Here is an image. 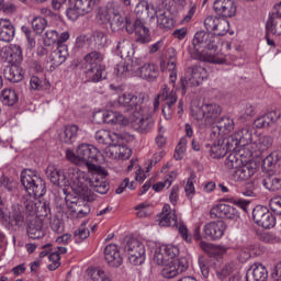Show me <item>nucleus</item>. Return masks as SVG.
I'll list each match as a JSON object with an SVG mask.
<instances>
[{
  "label": "nucleus",
  "mask_w": 281,
  "mask_h": 281,
  "mask_svg": "<svg viewBox=\"0 0 281 281\" xmlns=\"http://www.w3.org/2000/svg\"><path fill=\"white\" fill-rule=\"evenodd\" d=\"M66 181L67 186H70L71 190L79 194L83 201H87V203L95 201V193L89 189L91 178H89L87 172L78 168H69L66 173Z\"/></svg>",
  "instance_id": "nucleus-1"
},
{
  "label": "nucleus",
  "mask_w": 281,
  "mask_h": 281,
  "mask_svg": "<svg viewBox=\"0 0 281 281\" xmlns=\"http://www.w3.org/2000/svg\"><path fill=\"white\" fill-rule=\"evenodd\" d=\"M218 37L210 31H198L192 40V46L189 47V54L194 60H199L210 49H216L220 45Z\"/></svg>",
  "instance_id": "nucleus-2"
},
{
  "label": "nucleus",
  "mask_w": 281,
  "mask_h": 281,
  "mask_svg": "<svg viewBox=\"0 0 281 281\" xmlns=\"http://www.w3.org/2000/svg\"><path fill=\"white\" fill-rule=\"evenodd\" d=\"M20 181L29 196H45V192H47L45 180L37 176L36 171L32 169L23 170L21 172Z\"/></svg>",
  "instance_id": "nucleus-3"
},
{
  "label": "nucleus",
  "mask_w": 281,
  "mask_h": 281,
  "mask_svg": "<svg viewBox=\"0 0 281 281\" xmlns=\"http://www.w3.org/2000/svg\"><path fill=\"white\" fill-rule=\"evenodd\" d=\"M222 110L221 105L216 103H205L202 105H192L191 106V115L198 122H204L206 126L212 124H216V120L221 115Z\"/></svg>",
  "instance_id": "nucleus-4"
},
{
  "label": "nucleus",
  "mask_w": 281,
  "mask_h": 281,
  "mask_svg": "<svg viewBox=\"0 0 281 281\" xmlns=\"http://www.w3.org/2000/svg\"><path fill=\"white\" fill-rule=\"evenodd\" d=\"M207 78V70L202 66L188 67L184 77L180 79L182 95H186L190 89L201 87L203 80Z\"/></svg>",
  "instance_id": "nucleus-5"
},
{
  "label": "nucleus",
  "mask_w": 281,
  "mask_h": 281,
  "mask_svg": "<svg viewBox=\"0 0 281 281\" xmlns=\"http://www.w3.org/2000/svg\"><path fill=\"white\" fill-rule=\"evenodd\" d=\"M158 225L160 227H177L179 234L186 240V243H192V236L188 234V227L186 224H179L177 222V214L170 209V204H165L162 212L158 215Z\"/></svg>",
  "instance_id": "nucleus-6"
},
{
  "label": "nucleus",
  "mask_w": 281,
  "mask_h": 281,
  "mask_svg": "<svg viewBox=\"0 0 281 281\" xmlns=\"http://www.w3.org/2000/svg\"><path fill=\"white\" fill-rule=\"evenodd\" d=\"M124 251L127 254L131 265H144V260H146V246L142 241L136 238L130 239L124 246Z\"/></svg>",
  "instance_id": "nucleus-7"
},
{
  "label": "nucleus",
  "mask_w": 281,
  "mask_h": 281,
  "mask_svg": "<svg viewBox=\"0 0 281 281\" xmlns=\"http://www.w3.org/2000/svg\"><path fill=\"white\" fill-rule=\"evenodd\" d=\"M148 100V95L144 93L133 94V93H123L119 97L117 102L120 106H123L126 111H133V113H138L142 115L144 113V108L142 104Z\"/></svg>",
  "instance_id": "nucleus-8"
},
{
  "label": "nucleus",
  "mask_w": 281,
  "mask_h": 281,
  "mask_svg": "<svg viewBox=\"0 0 281 281\" xmlns=\"http://www.w3.org/2000/svg\"><path fill=\"white\" fill-rule=\"evenodd\" d=\"M77 155L79 159V164H86V166L90 169H95V164H98V159L102 157V153L93 145L81 144L77 148Z\"/></svg>",
  "instance_id": "nucleus-9"
},
{
  "label": "nucleus",
  "mask_w": 281,
  "mask_h": 281,
  "mask_svg": "<svg viewBox=\"0 0 281 281\" xmlns=\"http://www.w3.org/2000/svg\"><path fill=\"white\" fill-rule=\"evenodd\" d=\"M126 32L127 34H136V43H140L142 45L146 43H150V30L144 25V21L135 20L131 21V18H126Z\"/></svg>",
  "instance_id": "nucleus-10"
},
{
  "label": "nucleus",
  "mask_w": 281,
  "mask_h": 281,
  "mask_svg": "<svg viewBox=\"0 0 281 281\" xmlns=\"http://www.w3.org/2000/svg\"><path fill=\"white\" fill-rule=\"evenodd\" d=\"M227 224L224 221L217 220L206 223L202 229V237L205 240H221L225 236Z\"/></svg>",
  "instance_id": "nucleus-11"
},
{
  "label": "nucleus",
  "mask_w": 281,
  "mask_h": 281,
  "mask_svg": "<svg viewBox=\"0 0 281 281\" xmlns=\"http://www.w3.org/2000/svg\"><path fill=\"white\" fill-rule=\"evenodd\" d=\"M252 220L258 227H263V229L276 227V216L267 206L257 205L252 211Z\"/></svg>",
  "instance_id": "nucleus-12"
},
{
  "label": "nucleus",
  "mask_w": 281,
  "mask_h": 281,
  "mask_svg": "<svg viewBox=\"0 0 281 281\" xmlns=\"http://www.w3.org/2000/svg\"><path fill=\"white\" fill-rule=\"evenodd\" d=\"M252 133L249 127H243L232 135L226 137V146L233 148V150H238V146H249L251 144Z\"/></svg>",
  "instance_id": "nucleus-13"
},
{
  "label": "nucleus",
  "mask_w": 281,
  "mask_h": 281,
  "mask_svg": "<svg viewBox=\"0 0 281 281\" xmlns=\"http://www.w3.org/2000/svg\"><path fill=\"white\" fill-rule=\"evenodd\" d=\"M189 268L190 261H188V258L180 257L178 259H173V261H171L169 266L162 269V276L170 280L172 278H177V276H179L180 273H186Z\"/></svg>",
  "instance_id": "nucleus-14"
},
{
  "label": "nucleus",
  "mask_w": 281,
  "mask_h": 281,
  "mask_svg": "<svg viewBox=\"0 0 281 281\" xmlns=\"http://www.w3.org/2000/svg\"><path fill=\"white\" fill-rule=\"evenodd\" d=\"M100 0H76L74 9L67 11V16L72 21H76L79 16H85L89 12L93 11L95 3H99Z\"/></svg>",
  "instance_id": "nucleus-15"
},
{
  "label": "nucleus",
  "mask_w": 281,
  "mask_h": 281,
  "mask_svg": "<svg viewBox=\"0 0 281 281\" xmlns=\"http://www.w3.org/2000/svg\"><path fill=\"white\" fill-rule=\"evenodd\" d=\"M106 170H104L102 167H97L93 173V177L89 180L90 188L98 192V194H106L109 192V182H106Z\"/></svg>",
  "instance_id": "nucleus-16"
},
{
  "label": "nucleus",
  "mask_w": 281,
  "mask_h": 281,
  "mask_svg": "<svg viewBox=\"0 0 281 281\" xmlns=\"http://www.w3.org/2000/svg\"><path fill=\"white\" fill-rule=\"evenodd\" d=\"M161 100L162 102H165V104L162 105V114L166 120H170V117H172V114L175 113V109L172 106L173 104H177L178 100L177 91H170L168 85H162Z\"/></svg>",
  "instance_id": "nucleus-17"
},
{
  "label": "nucleus",
  "mask_w": 281,
  "mask_h": 281,
  "mask_svg": "<svg viewBox=\"0 0 281 281\" xmlns=\"http://www.w3.org/2000/svg\"><path fill=\"white\" fill-rule=\"evenodd\" d=\"M211 218H229L231 221H236L240 213L238 210L229 204H217L211 209Z\"/></svg>",
  "instance_id": "nucleus-18"
},
{
  "label": "nucleus",
  "mask_w": 281,
  "mask_h": 281,
  "mask_svg": "<svg viewBox=\"0 0 281 281\" xmlns=\"http://www.w3.org/2000/svg\"><path fill=\"white\" fill-rule=\"evenodd\" d=\"M213 9L222 19L236 16V2H234V0H215Z\"/></svg>",
  "instance_id": "nucleus-19"
},
{
  "label": "nucleus",
  "mask_w": 281,
  "mask_h": 281,
  "mask_svg": "<svg viewBox=\"0 0 281 281\" xmlns=\"http://www.w3.org/2000/svg\"><path fill=\"white\" fill-rule=\"evenodd\" d=\"M65 201L66 205L77 214L78 218H85V216L91 212L89 203H87V200L85 199L78 200L77 198H74V200H71V195L68 194L66 195Z\"/></svg>",
  "instance_id": "nucleus-20"
},
{
  "label": "nucleus",
  "mask_w": 281,
  "mask_h": 281,
  "mask_svg": "<svg viewBox=\"0 0 281 281\" xmlns=\"http://www.w3.org/2000/svg\"><path fill=\"white\" fill-rule=\"evenodd\" d=\"M233 181H247L256 175V167L251 162L241 164L236 170L231 171Z\"/></svg>",
  "instance_id": "nucleus-21"
},
{
  "label": "nucleus",
  "mask_w": 281,
  "mask_h": 281,
  "mask_svg": "<svg viewBox=\"0 0 281 281\" xmlns=\"http://www.w3.org/2000/svg\"><path fill=\"white\" fill-rule=\"evenodd\" d=\"M227 137L217 139L210 148V157L212 159H222L228 153H236L234 148L227 146Z\"/></svg>",
  "instance_id": "nucleus-22"
},
{
  "label": "nucleus",
  "mask_w": 281,
  "mask_h": 281,
  "mask_svg": "<svg viewBox=\"0 0 281 281\" xmlns=\"http://www.w3.org/2000/svg\"><path fill=\"white\" fill-rule=\"evenodd\" d=\"M246 281H267L269 280V271L262 263H254L246 271Z\"/></svg>",
  "instance_id": "nucleus-23"
},
{
  "label": "nucleus",
  "mask_w": 281,
  "mask_h": 281,
  "mask_svg": "<svg viewBox=\"0 0 281 281\" xmlns=\"http://www.w3.org/2000/svg\"><path fill=\"white\" fill-rule=\"evenodd\" d=\"M134 14L137 16L136 21L153 19L156 14L155 7L148 3L147 0H140L134 8Z\"/></svg>",
  "instance_id": "nucleus-24"
},
{
  "label": "nucleus",
  "mask_w": 281,
  "mask_h": 281,
  "mask_svg": "<svg viewBox=\"0 0 281 281\" xmlns=\"http://www.w3.org/2000/svg\"><path fill=\"white\" fill-rule=\"evenodd\" d=\"M104 258L110 267H122V255L120 254V249H117V245L110 244L104 249Z\"/></svg>",
  "instance_id": "nucleus-25"
},
{
  "label": "nucleus",
  "mask_w": 281,
  "mask_h": 281,
  "mask_svg": "<svg viewBox=\"0 0 281 281\" xmlns=\"http://www.w3.org/2000/svg\"><path fill=\"white\" fill-rule=\"evenodd\" d=\"M46 177L53 186H64L67 187V173L63 170L56 168L54 165H49L46 168Z\"/></svg>",
  "instance_id": "nucleus-26"
},
{
  "label": "nucleus",
  "mask_w": 281,
  "mask_h": 281,
  "mask_svg": "<svg viewBox=\"0 0 281 281\" xmlns=\"http://www.w3.org/2000/svg\"><path fill=\"white\" fill-rule=\"evenodd\" d=\"M69 56V50L67 49V45L57 46L55 50H53L48 57V63L53 69L56 67H60L67 57Z\"/></svg>",
  "instance_id": "nucleus-27"
},
{
  "label": "nucleus",
  "mask_w": 281,
  "mask_h": 281,
  "mask_svg": "<svg viewBox=\"0 0 281 281\" xmlns=\"http://www.w3.org/2000/svg\"><path fill=\"white\" fill-rule=\"evenodd\" d=\"M24 75L25 72L23 71V68L16 64L5 66L3 69V77L5 80H9V82H21Z\"/></svg>",
  "instance_id": "nucleus-28"
},
{
  "label": "nucleus",
  "mask_w": 281,
  "mask_h": 281,
  "mask_svg": "<svg viewBox=\"0 0 281 281\" xmlns=\"http://www.w3.org/2000/svg\"><path fill=\"white\" fill-rule=\"evenodd\" d=\"M280 120V113L276 111H270L259 117L254 122L256 128H269L272 124H276Z\"/></svg>",
  "instance_id": "nucleus-29"
},
{
  "label": "nucleus",
  "mask_w": 281,
  "mask_h": 281,
  "mask_svg": "<svg viewBox=\"0 0 281 281\" xmlns=\"http://www.w3.org/2000/svg\"><path fill=\"white\" fill-rule=\"evenodd\" d=\"M14 24L10 19H0V41L10 43L14 38Z\"/></svg>",
  "instance_id": "nucleus-30"
},
{
  "label": "nucleus",
  "mask_w": 281,
  "mask_h": 281,
  "mask_svg": "<svg viewBox=\"0 0 281 281\" xmlns=\"http://www.w3.org/2000/svg\"><path fill=\"white\" fill-rule=\"evenodd\" d=\"M26 234L29 238L33 240H40V238L45 237V229H43V220L37 218L31 222L26 228Z\"/></svg>",
  "instance_id": "nucleus-31"
},
{
  "label": "nucleus",
  "mask_w": 281,
  "mask_h": 281,
  "mask_svg": "<svg viewBox=\"0 0 281 281\" xmlns=\"http://www.w3.org/2000/svg\"><path fill=\"white\" fill-rule=\"evenodd\" d=\"M138 78L147 80L148 82H155V80L159 78V66L155 64H144Z\"/></svg>",
  "instance_id": "nucleus-32"
},
{
  "label": "nucleus",
  "mask_w": 281,
  "mask_h": 281,
  "mask_svg": "<svg viewBox=\"0 0 281 281\" xmlns=\"http://www.w3.org/2000/svg\"><path fill=\"white\" fill-rule=\"evenodd\" d=\"M198 60H204L205 63H213L214 65H223L225 63V54L218 50L217 48L210 49L209 52L204 53Z\"/></svg>",
  "instance_id": "nucleus-33"
},
{
  "label": "nucleus",
  "mask_w": 281,
  "mask_h": 281,
  "mask_svg": "<svg viewBox=\"0 0 281 281\" xmlns=\"http://www.w3.org/2000/svg\"><path fill=\"white\" fill-rule=\"evenodd\" d=\"M90 42L91 49H104L106 43H109V36L102 31H95L88 40Z\"/></svg>",
  "instance_id": "nucleus-34"
},
{
  "label": "nucleus",
  "mask_w": 281,
  "mask_h": 281,
  "mask_svg": "<svg viewBox=\"0 0 281 281\" xmlns=\"http://www.w3.org/2000/svg\"><path fill=\"white\" fill-rule=\"evenodd\" d=\"M263 188L270 192H278L281 190V173H269L261 181Z\"/></svg>",
  "instance_id": "nucleus-35"
},
{
  "label": "nucleus",
  "mask_w": 281,
  "mask_h": 281,
  "mask_svg": "<svg viewBox=\"0 0 281 281\" xmlns=\"http://www.w3.org/2000/svg\"><path fill=\"white\" fill-rule=\"evenodd\" d=\"M234 128V120L229 117H222L220 121H217L216 125L213 126L212 133L213 135H227L228 133H232V130Z\"/></svg>",
  "instance_id": "nucleus-36"
},
{
  "label": "nucleus",
  "mask_w": 281,
  "mask_h": 281,
  "mask_svg": "<svg viewBox=\"0 0 281 281\" xmlns=\"http://www.w3.org/2000/svg\"><path fill=\"white\" fill-rule=\"evenodd\" d=\"M104 124H121L122 126H128L130 121L124 114L120 112L106 111L103 113Z\"/></svg>",
  "instance_id": "nucleus-37"
},
{
  "label": "nucleus",
  "mask_w": 281,
  "mask_h": 281,
  "mask_svg": "<svg viewBox=\"0 0 281 281\" xmlns=\"http://www.w3.org/2000/svg\"><path fill=\"white\" fill-rule=\"evenodd\" d=\"M135 131L142 134L150 133L153 126H155V120L153 117L137 116L133 122Z\"/></svg>",
  "instance_id": "nucleus-38"
},
{
  "label": "nucleus",
  "mask_w": 281,
  "mask_h": 281,
  "mask_svg": "<svg viewBox=\"0 0 281 281\" xmlns=\"http://www.w3.org/2000/svg\"><path fill=\"white\" fill-rule=\"evenodd\" d=\"M78 137V125H67L64 131L59 133V140L63 144H74Z\"/></svg>",
  "instance_id": "nucleus-39"
},
{
  "label": "nucleus",
  "mask_w": 281,
  "mask_h": 281,
  "mask_svg": "<svg viewBox=\"0 0 281 281\" xmlns=\"http://www.w3.org/2000/svg\"><path fill=\"white\" fill-rule=\"evenodd\" d=\"M117 134L111 133L106 130H99L94 134V139L98 142V144H102L103 146H108L112 142H117Z\"/></svg>",
  "instance_id": "nucleus-40"
},
{
  "label": "nucleus",
  "mask_w": 281,
  "mask_h": 281,
  "mask_svg": "<svg viewBox=\"0 0 281 281\" xmlns=\"http://www.w3.org/2000/svg\"><path fill=\"white\" fill-rule=\"evenodd\" d=\"M87 78L90 80V82H100V80H104V66L102 65H94L88 67V70L86 71Z\"/></svg>",
  "instance_id": "nucleus-41"
},
{
  "label": "nucleus",
  "mask_w": 281,
  "mask_h": 281,
  "mask_svg": "<svg viewBox=\"0 0 281 281\" xmlns=\"http://www.w3.org/2000/svg\"><path fill=\"white\" fill-rule=\"evenodd\" d=\"M23 205H14L9 217L11 223H14L18 227H22L23 223H25V215L23 214Z\"/></svg>",
  "instance_id": "nucleus-42"
},
{
  "label": "nucleus",
  "mask_w": 281,
  "mask_h": 281,
  "mask_svg": "<svg viewBox=\"0 0 281 281\" xmlns=\"http://www.w3.org/2000/svg\"><path fill=\"white\" fill-rule=\"evenodd\" d=\"M1 102L5 106H14L16 102H19V95H16V91L12 89H4L1 91Z\"/></svg>",
  "instance_id": "nucleus-43"
},
{
  "label": "nucleus",
  "mask_w": 281,
  "mask_h": 281,
  "mask_svg": "<svg viewBox=\"0 0 281 281\" xmlns=\"http://www.w3.org/2000/svg\"><path fill=\"white\" fill-rule=\"evenodd\" d=\"M277 19L276 15H270L266 24L268 34H272V36H281V22Z\"/></svg>",
  "instance_id": "nucleus-44"
},
{
  "label": "nucleus",
  "mask_w": 281,
  "mask_h": 281,
  "mask_svg": "<svg viewBox=\"0 0 281 281\" xmlns=\"http://www.w3.org/2000/svg\"><path fill=\"white\" fill-rule=\"evenodd\" d=\"M157 23L161 30H172L175 27V20L170 18L168 12H160L157 15Z\"/></svg>",
  "instance_id": "nucleus-45"
},
{
  "label": "nucleus",
  "mask_w": 281,
  "mask_h": 281,
  "mask_svg": "<svg viewBox=\"0 0 281 281\" xmlns=\"http://www.w3.org/2000/svg\"><path fill=\"white\" fill-rule=\"evenodd\" d=\"M85 60L88 67H94V65H100L104 60V55L98 49H93L85 56Z\"/></svg>",
  "instance_id": "nucleus-46"
},
{
  "label": "nucleus",
  "mask_w": 281,
  "mask_h": 281,
  "mask_svg": "<svg viewBox=\"0 0 281 281\" xmlns=\"http://www.w3.org/2000/svg\"><path fill=\"white\" fill-rule=\"evenodd\" d=\"M280 151H272L270 155H268L263 159L262 164L265 170H273V168H276V166L278 165V161H280Z\"/></svg>",
  "instance_id": "nucleus-47"
},
{
  "label": "nucleus",
  "mask_w": 281,
  "mask_h": 281,
  "mask_svg": "<svg viewBox=\"0 0 281 281\" xmlns=\"http://www.w3.org/2000/svg\"><path fill=\"white\" fill-rule=\"evenodd\" d=\"M273 145V138L268 135H260L258 139L255 142V146H257V150L260 153L265 150H269Z\"/></svg>",
  "instance_id": "nucleus-48"
},
{
  "label": "nucleus",
  "mask_w": 281,
  "mask_h": 281,
  "mask_svg": "<svg viewBox=\"0 0 281 281\" xmlns=\"http://www.w3.org/2000/svg\"><path fill=\"white\" fill-rule=\"evenodd\" d=\"M88 276L89 281H111V277L100 268L89 270Z\"/></svg>",
  "instance_id": "nucleus-49"
},
{
  "label": "nucleus",
  "mask_w": 281,
  "mask_h": 281,
  "mask_svg": "<svg viewBox=\"0 0 281 281\" xmlns=\"http://www.w3.org/2000/svg\"><path fill=\"white\" fill-rule=\"evenodd\" d=\"M116 52H119L121 58H128L131 56V42L127 40H122L116 43Z\"/></svg>",
  "instance_id": "nucleus-50"
},
{
  "label": "nucleus",
  "mask_w": 281,
  "mask_h": 281,
  "mask_svg": "<svg viewBox=\"0 0 281 281\" xmlns=\"http://www.w3.org/2000/svg\"><path fill=\"white\" fill-rule=\"evenodd\" d=\"M241 164L243 159H240L236 153H231L225 160V166L231 172H234Z\"/></svg>",
  "instance_id": "nucleus-51"
},
{
  "label": "nucleus",
  "mask_w": 281,
  "mask_h": 281,
  "mask_svg": "<svg viewBox=\"0 0 281 281\" xmlns=\"http://www.w3.org/2000/svg\"><path fill=\"white\" fill-rule=\"evenodd\" d=\"M227 32H229V21L225 18H220V21H217L215 30L213 31L214 36H225Z\"/></svg>",
  "instance_id": "nucleus-52"
},
{
  "label": "nucleus",
  "mask_w": 281,
  "mask_h": 281,
  "mask_svg": "<svg viewBox=\"0 0 281 281\" xmlns=\"http://www.w3.org/2000/svg\"><path fill=\"white\" fill-rule=\"evenodd\" d=\"M126 19H130L128 15L125 18L122 15H115L110 19V27L112 32H120L124 27V21H125V27H126Z\"/></svg>",
  "instance_id": "nucleus-53"
},
{
  "label": "nucleus",
  "mask_w": 281,
  "mask_h": 281,
  "mask_svg": "<svg viewBox=\"0 0 281 281\" xmlns=\"http://www.w3.org/2000/svg\"><path fill=\"white\" fill-rule=\"evenodd\" d=\"M237 153L235 155L243 159V164H249V159L254 157V151L249 148V145L247 146H238Z\"/></svg>",
  "instance_id": "nucleus-54"
},
{
  "label": "nucleus",
  "mask_w": 281,
  "mask_h": 281,
  "mask_svg": "<svg viewBox=\"0 0 281 281\" xmlns=\"http://www.w3.org/2000/svg\"><path fill=\"white\" fill-rule=\"evenodd\" d=\"M153 260L155 265H158L159 267H170V262L168 261L161 247L156 248Z\"/></svg>",
  "instance_id": "nucleus-55"
},
{
  "label": "nucleus",
  "mask_w": 281,
  "mask_h": 281,
  "mask_svg": "<svg viewBox=\"0 0 281 281\" xmlns=\"http://www.w3.org/2000/svg\"><path fill=\"white\" fill-rule=\"evenodd\" d=\"M234 262L224 263L220 269L216 270L218 280H225V278L232 276V273H234Z\"/></svg>",
  "instance_id": "nucleus-56"
},
{
  "label": "nucleus",
  "mask_w": 281,
  "mask_h": 281,
  "mask_svg": "<svg viewBox=\"0 0 281 281\" xmlns=\"http://www.w3.org/2000/svg\"><path fill=\"white\" fill-rule=\"evenodd\" d=\"M165 254V257L167 258L169 265L176 260L177 256H179V247L167 245L160 247Z\"/></svg>",
  "instance_id": "nucleus-57"
},
{
  "label": "nucleus",
  "mask_w": 281,
  "mask_h": 281,
  "mask_svg": "<svg viewBox=\"0 0 281 281\" xmlns=\"http://www.w3.org/2000/svg\"><path fill=\"white\" fill-rule=\"evenodd\" d=\"M31 25L35 34H43V32H45V29L47 27V20L41 16H35L32 20Z\"/></svg>",
  "instance_id": "nucleus-58"
},
{
  "label": "nucleus",
  "mask_w": 281,
  "mask_h": 281,
  "mask_svg": "<svg viewBox=\"0 0 281 281\" xmlns=\"http://www.w3.org/2000/svg\"><path fill=\"white\" fill-rule=\"evenodd\" d=\"M11 56L13 59V65H19L23 63V50L19 44H11Z\"/></svg>",
  "instance_id": "nucleus-59"
},
{
  "label": "nucleus",
  "mask_w": 281,
  "mask_h": 281,
  "mask_svg": "<svg viewBox=\"0 0 281 281\" xmlns=\"http://www.w3.org/2000/svg\"><path fill=\"white\" fill-rule=\"evenodd\" d=\"M220 20H221V18H218V16H214V15L206 16L204 20L205 30L211 33L214 32V30H216V25Z\"/></svg>",
  "instance_id": "nucleus-60"
},
{
  "label": "nucleus",
  "mask_w": 281,
  "mask_h": 281,
  "mask_svg": "<svg viewBox=\"0 0 281 281\" xmlns=\"http://www.w3.org/2000/svg\"><path fill=\"white\" fill-rule=\"evenodd\" d=\"M116 150H117V159H130L131 155H133V151L131 150V148L117 144L116 143Z\"/></svg>",
  "instance_id": "nucleus-61"
},
{
  "label": "nucleus",
  "mask_w": 281,
  "mask_h": 281,
  "mask_svg": "<svg viewBox=\"0 0 281 281\" xmlns=\"http://www.w3.org/2000/svg\"><path fill=\"white\" fill-rule=\"evenodd\" d=\"M97 19L102 24L110 23V21H111V13L109 12L108 7L99 8L98 14H97Z\"/></svg>",
  "instance_id": "nucleus-62"
},
{
  "label": "nucleus",
  "mask_w": 281,
  "mask_h": 281,
  "mask_svg": "<svg viewBox=\"0 0 281 281\" xmlns=\"http://www.w3.org/2000/svg\"><path fill=\"white\" fill-rule=\"evenodd\" d=\"M104 153L105 157H109V159H117V140L108 144Z\"/></svg>",
  "instance_id": "nucleus-63"
},
{
  "label": "nucleus",
  "mask_w": 281,
  "mask_h": 281,
  "mask_svg": "<svg viewBox=\"0 0 281 281\" xmlns=\"http://www.w3.org/2000/svg\"><path fill=\"white\" fill-rule=\"evenodd\" d=\"M269 205L271 212L277 214V216H281V196L272 198L269 202Z\"/></svg>",
  "instance_id": "nucleus-64"
}]
</instances>
